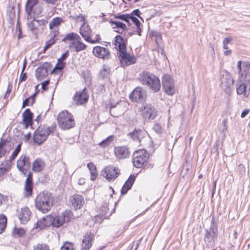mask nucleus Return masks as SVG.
<instances>
[{"instance_id": "1", "label": "nucleus", "mask_w": 250, "mask_h": 250, "mask_svg": "<svg viewBox=\"0 0 250 250\" xmlns=\"http://www.w3.org/2000/svg\"><path fill=\"white\" fill-rule=\"evenodd\" d=\"M114 45L115 47L118 50L119 60L122 67H125L136 62V58L135 56L126 52V45L122 36L118 35L115 37Z\"/></svg>"}, {"instance_id": "2", "label": "nucleus", "mask_w": 250, "mask_h": 250, "mask_svg": "<svg viewBox=\"0 0 250 250\" xmlns=\"http://www.w3.org/2000/svg\"><path fill=\"white\" fill-rule=\"evenodd\" d=\"M54 197L47 191L40 192L35 199L36 208L43 213L48 212L53 206Z\"/></svg>"}, {"instance_id": "3", "label": "nucleus", "mask_w": 250, "mask_h": 250, "mask_svg": "<svg viewBox=\"0 0 250 250\" xmlns=\"http://www.w3.org/2000/svg\"><path fill=\"white\" fill-rule=\"evenodd\" d=\"M138 79L142 84L147 86L155 92H158L160 89V80L152 73L143 71L139 75Z\"/></svg>"}, {"instance_id": "4", "label": "nucleus", "mask_w": 250, "mask_h": 250, "mask_svg": "<svg viewBox=\"0 0 250 250\" xmlns=\"http://www.w3.org/2000/svg\"><path fill=\"white\" fill-rule=\"evenodd\" d=\"M58 126L62 129H68L75 125L73 116L67 111L61 112L57 117Z\"/></svg>"}, {"instance_id": "5", "label": "nucleus", "mask_w": 250, "mask_h": 250, "mask_svg": "<svg viewBox=\"0 0 250 250\" xmlns=\"http://www.w3.org/2000/svg\"><path fill=\"white\" fill-rule=\"evenodd\" d=\"M52 131L50 127L39 126L34 132L33 140L35 143L41 145L47 139Z\"/></svg>"}, {"instance_id": "6", "label": "nucleus", "mask_w": 250, "mask_h": 250, "mask_svg": "<svg viewBox=\"0 0 250 250\" xmlns=\"http://www.w3.org/2000/svg\"><path fill=\"white\" fill-rule=\"evenodd\" d=\"M234 80L230 73L226 70H223L221 72V87L227 93L230 92L233 86Z\"/></svg>"}, {"instance_id": "7", "label": "nucleus", "mask_w": 250, "mask_h": 250, "mask_svg": "<svg viewBox=\"0 0 250 250\" xmlns=\"http://www.w3.org/2000/svg\"><path fill=\"white\" fill-rule=\"evenodd\" d=\"M147 152L144 149L136 151L133 155V163L134 166L138 168L141 167L146 164L148 159Z\"/></svg>"}, {"instance_id": "8", "label": "nucleus", "mask_w": 250, "mask_h": 250, "mask_svg": "<svg viewBox=\"0 0 250 250\" xmlns=\"http://www.w3.org/2000/svg\"><path fill=\"white\" fill-rule=\"evenodd\" d=\"M73 217V214L70 210H66L62 212L61 215L53 216L52 215V224L51 226L53 227L59 228L64 223L69 222Z\"/></svg>"}, {"instance_id": "9", "label": "nucleus", "mask_w": 250, "mask_h": 250, "mask_svg": "<svg viewBox=\"0 0 250 250\" xmlns=\"http://www.w3.org/2000/svg\"><path fill=\"white\" fill-rule=\"evenodd\" d=\"M217 235V225L214 218H212L211 226L209 230L206 229L204 240L206 243L211 244L214 242V239Z\"/></svg>"}, {"instance_id": "10", "label": "nucleus", "mask_w": 250, "mask_h": 250, "mask_svg": "<svg viewBox=\"0 0 250 250\" xmlns=\"http://www.w3.org/2000/svg\"><path fill=\"white\" fill-rule=\"evenodd\" d=\"M120 174V170L111 166L106 167L101 172L102 175L105 178L108 182L114 181Z\"/></svg>"}, {"instance_id": "11", "label": "nucleus", "mask_w": 250, "mask_h": 250, "mask_svg": "<svg viewBox=\"0 0 250 250\" xmlns=\"http://www.w3.org/2000/svg\"><path fill=\"white\" fill-rule=\"evenodd\" d=\"M140 111L143 117L148 120H154L158 113V111L154 107L146 104L142 105Z\"/></svg>"}, {"instance_id": "12", "label": "nucleus", "mask_w": 250, "mask_h": 250, "mask_svg": "<svg viewBox=\"0 0 250 250\" xmlns=\"http://www.w3.org/2000/svg\"><path fill=\"white\" fill-rule=\"evenodd\" d=\"M31 162L30 158L26 155H21L17 162V167L18 170L25 175L30 168Z\"/></svg>"}, {"instance_id": "13", "label": "nucleus", "mask_w": 250, "mask_h": 250, "mask_svg": "<svg viewBox=\"0 0 250 250\" xmlns=\"http://www.w3.org/2000/svg\"><path fill=\"white\" fill-rule=\"evenodd\" d=\"M237 71L239 74L240 81L245 80L247 76L250 74V62H242L239 61L237 63Z\"/></svg>"}, {"instance_id": "14", "label": "nucleus", "mask_w": 250, "mask_h": 250, "mask_svg": "<svg viewBox=\"0 0 250 250\" xmlns=\"http://www.w3.org/2000/svg\"><path fill=\"white\" fill-rule=\"evenodd\" d=\"M162 86L164 91L169 95H172L175 92L173 80L169 75H165L163 78Z\"/></svg>"}, {"instance_id": "15", "label": "nucleus", "mask_w": 250, "mask_h": 250, "mask_svg": "<svg viewBox=\"0 0 250 250\" xmlns=\"http://www.w3.org/2000/svg\"><path fill=\"white\" fill-rule=\"evenodd\" d=\"M129 97L132 101L139 103L143 102L146 98V91L142 88L138 87L132 91Z\"/></svg>"}, {"instance_id": "16", "label": "nucleus", "mask_w": 250, "mask_h": 250, "mask_svg": "<svg viewBox=\"0 0 250 250\" xmlns=\"http://www.w3.org/2000/svg\"><path fill=\"white\" fill-rule=\"evenodd\" d=\"M50 63L45 62L39 66L35 71V76L38 81H41L48 75Z\"/></svg>"}, {"instance_id": "17", "label": "nucleus", "mask_w": 250, "mask_h": 250, "mask_svg": "<svg viewBox=\"0 0 250 250\" xmlns=\"http://www.w3.org/2000/svg\"><path fill=\"white\" fill-rule=\"evenodd\" d=\"M92 52L95 56L100 59L108 60L110 57V52L109 50L102 46L94 47Z\"/></svg>"}, {"instance_id": "18", "label": "nucleus", "mask_w": 250, "mask_h": 250, "mask_svg": "<svg viewBox=\"0 0 250 250\" xmlns=\"http://www.w3.org/2000/svg\"><path fill=\"white\" fill-rule=\"evenodd\" d=\"M31 214L29 208L26 206L18 210V216L21 224H26L30 219Z\"/></svg>"}, {"instance_id": "19", "label": "nucleus", "mask_w": 250, "mask_h": 250, "mask_svg": "<svg viewBox=\"0 0 250 250\" xmlns=\"http://www.w3.org/2000/svg\"><path fill=\"white\" fill-rule=\"evenodd\" d=\"M114 152L118 159L127 158L129 157L130 154L128 148L125 146H116Z\"/></svg>"}, {"instance_id": "20", "label": "nucleus", "mask_w": 250, "mask_h": 250, "mask_svg": "<svg viewBox=\"0 0 250 250\" xmlns=\"http://www.w3.org/2000/svg\"><path fill=\"white\" fill-rule=\"evenodd\" d=\"M80 33L82 37L87 42L91 43H96L100 42V38L97 40H92L91 38V30L88 26H82L80 30Z\"/></svg>"}, {"instance_id": "21", "label": "nucleus", "mask_w": 250, "mask_h": 250, "mask_svg": "<svg viewBox=\"0 0 250 250\" xmlns=\"http://www.w3.org/2000/svg\"><path fill=\"white\" fill-rule=\"evenodd\" d=\"M69 200L71 207L75 209L81 208L84 204L83 197L79 194L71 196Z\"/></svg>"}, {"instance_id": "22", "label": "nucleus", "mask_w": 250, "mask_h": 250, "mask_svg": "<svg viewBox=\"0 0 250 250\" xmlns=\"http://www.w3.org/2000/svg\"><path fill=\"white\" fill-rule=\"evenodd\" d=\"M52 215H48L43 216L39 219L36 224L35 228L42 229L46 227H49L52 224Z\"/></svg>"}, {"instance_id": "23", "label": "nucleus", "mask_w": 250, "mask_h": 250, "mask_svg": "<svg viewBox=\"0 0 250 250\" xmlns=\"http://www.w3.org/2000/svg\"><path fill=\"white\" fill-rule=\"evenodd\" d=\"M69 47L71 51L80 52L84 50L86 45L82 42L81 39L69 43Z\"/></svg>"}, {"instance_id": "24", "label": "nucleus", "mask_w": 250, "mask_h": 250, "mask_svg": "<svg viewBox=\"0 0 250 250\" xmlns=\"http://www.w3.org/2000/svg\"><path fill=\"white\" fill-rule=\"evenodd\" d=\"M44 20H36L34 19L32 21L27 23L29 29L32 33L36 34L37 30L39 27L43 25L45 23Z\"/></svg>"}, {"instance_id": "25", "label": "nucleus", "mask_w": 250, "mask_h": 250, "mask_svg": "<svg viewBox=\"0 0 250 250\" xmlns=\"http://www.w3.org/2000/svg\"><path fill=\"white\" fill-rule=\"evenodd\" d=\"M33 190L32 175L31 173L27 174L24 186V195L29 197L32 195Z\"/></svg>"}, {"instance_id": "26", "label": "nucleus", "mask_w": 250, "mask_h": 250, "mask_svg": "<svg viewBox=\"0 0 250 250\" xmlns=\"http://www.w3.org/2000/svg\"><path fill=\"white\" fill-rule=\"evenodd\" d=\"M88 99V96L84 89L82 91L77 92L74 96V100L77 105H82L86 103Z\"/></svg>"}, {"instance_id": "27", "label": "nucleus", "mask_w": 250, "mask_h": 250, "mask_svg": "<svg viewBox=\"0 0 250 250\" xmlns=\"http://www.w3.org/2000/svg\"><path fill=\"white\" fill-rule=\"evenodd\" d=\"M236 91L238 95L244 94L246 97H248L250 94L249 91H250V81L247 86L245 85L243 81H240L239 84H237Z\"/></svg>"}, {"instance_id": "28", "label": "nucleus", "mask_w": 250, "mask_h": 250, "mask_svg": "<svg viewBox=\"0 0 250 250\" xmlns=\"http://www.w3.org/2000/svg\"><path fill=\"white\" fill-rule=\"evenodd\" d=\"M92 241L93 234L90 232L87 233L83 239L82 244V249L88 250L91 247Z\"/></svg>"}, {"instance_id": "29", "label": "nucleus", "mask_w": 250, "mask_h": 250, "mask_svg": "<svg viewBox=\"0 0 250 250\" xmlns=\"http://www.w3.org/2000/svg\"><path fill=\"white\" fill-rule=\"evenodd\" d=\"M45 166L44 162L40 158L36 159L32 163V170L35 172H41Z\"/></svg>"}, {"instance_id": "30", "label": "nucleus", "mask_w": 250, "mask_h": 250, "mask_svg": "<svg viewBox=\"0 0 250 250\" xmlns=\"http://www.w3.org/2000/svg\"><path fill=\"white\" fill-rule=\"evenodd\" d=\"M146 135V132L141 129L134 130L130 134V137L134 141H138L139 142H141Z\"/></svg>"}, {"instance_id": "31", "label": "nucleus", "mask_w": 250, "mask_h": 250, "mask_svg": "<svg viewBox=\"0 0 250 250\" xmlns=\"http://www.w3.org/2000/svg\"><path fill=\"white\" fill-rule=\"evenodd\" d=\"M135 180V176L134 175H131L130 176L121 189L122 194H125L127 193V191L131 188Z\"/></svg>"}, {"instance_id": "32", "label": "nucleus", "mask_w": 250, "mask_h": 250, "mask_svg": "<svg viewBox=\"0 0 250 250\" xmlns=\"http://www.w3.org/2000/svg\"><path fill=\"white\" fill-rule=\"evenodd\" d=\"M23 121L26 127H27L32 124L33 114L29 109H26L22 114Z\"/></svg>"}, {"instance_id": "33", "label": "nucleus", "mask_w": 250, "mask_h": 250, "mask_svg": "<svg viewBox=\"0 0 250 250\" xmlns=\"http://www.w3.org/2000/svg\"><path fill=\"white\" fill-rule=\"evenodd\" d=\"M58 34L59 30L57 29H55V30L53 31V33H51V38L48 41L46 42V45L44 47V53L47 49L50 48L53 44H54L55 43L56 40L55 39V38L58 35Z\"/></svg>"}, {"instance_id": "34", "label": "nucleus", "mask_w": 250, "mask_h": 250, "mask_svg": "<svg viewBox=\"0 0 250 250\" xmlns=\"http://www.w3.org/2000/svg\"><path fill=\"white\" fill-rule=\"evenodd\" d=\"M63 22L62 18L56 17L53 19V20L49 23V28L52 30V32L57 29L58 30V27L61 23Z\"/></svg>"}, {"instance_id": "35", "label": "nucleus", "mask_w": 250, "mask_h": 250, "mask_svg": "<svg viewBox=\"0 0 250 250\" xmlns=\"http://www.w3.org/2000/svg\"><path fill=\"white\" fill-rule=\"evenodd\" d=\"M39 2V0H27L25 10L28 13V16L31 15V12L33 11V8L36 6Z\"/></svg>"}, {"instance_id": "36", "label": "nucleus", "mask_w": 250, "mask_h": 250, "mask_svg": "<svg viewBox=\"0 0 250 250\" xmlns=\"http://www.w3.org/2000/svg\"><path fill=\"white\" fill-rule=\"evenodd\" d=\"M110 72V68L107 65H104L102 69L99 72V77L100 79H104L107 78Z\"/></svg>"}, {"instance_id": "37", "label": "nucleus", "mask_w": 250, "mask_h": 250, "mask_svg": "<svg viewBox=\"0 0 250 250\" xmlns=\"http://www.w3.org/2000/svg\"><path fill=\"white\" fill-rule=\"evenodd\" d=\"M109 23L114 29L120 28L122 31H124L127 28L126 25L120 21H110Z\"/></svg>"}, {"instance_id": "38", "label": "nucleus", "mask_w": 250, "mask_h": 250, "mask_svg": "<svg viewBox=\"0 0 250 250\" xmlns=\"http://www.w3.org/2000/svg\"><path fill=\"white\" fill-rule=\"evenodd\" d=\"M87 166L89 171H90V179L92 181H94L96 178L97 176L96 167L94 164L91 162L89 163Z\"/></svg>"}, {"instance_id": "39", "label": "nucleus", "mask_w": 250, "mask_h": 250, "mask_svg": "<svg viewBox=\"0 0 250 250\" xmlns=\"http://www.w3.org/2000/svg\"><path fill=\"white\" fill-rule=\"evenodd\" d=\"M131 15L130 14H121L120 13H118L114 15V18L115 19H120L123 21L126 22L128 25H130L129 20L131 19Z\"/></svg>"}, {"instance_id": "40", "label": "nucleus", "mask_w": 250, "mask_h": 250, "mask_svg": "<svg viewBox=\"0 0 250 250\" xmlns=\"http://www.w3.org/2000/svg\"><path fill=\"white\" fill-rule=\"evenodd\" d=\"M81 39L80 37L76 33L72 32L67 34L65 37L62 39V41H70V42H73L77 40Z\"/></svg>"}, {"instance_id": "41", "label": "nucleus", "mask_w": 250, "mask_h": 250, "mask_svg": "<svg viewBox=\"0 0 250 250\" xmlns=\"http://www.w3.org/2000/svg\"><path fill=\"white\" fill-rule=\"evenodd\" d=\"M21 144L22 143L19 144L16 148L14 149L11 155L9 157V161L10 162H12L17 157L18 154L21 151Z\"/></svg>"}, {"instance_id": "42", "label": "nucleus", "mask_w": 250, "mask_h": 250, "mask_svg": "<svg viewBox=\"0 0 250 250\" xmlns=\"http://www.w3.org/2000/svg\"><path fill=\"white\" fill-rule=\"evenodd\" d=\"M7 222V218L4 215H0V234L4 230Z\"/></svg>"}, {"instance_id": "43", "label": "nucleus", "mask_w": 250, "mask_h": 250, "mask_svg": "<svg viewBox=\"0 0 250 250\" xmlns=\"http://www.w3.org/2000/svg\"><path fill=\"white\" fill-rule=\"evenodd\" d=\"M152 129L156 133L159 135L163 134L164 132V128L159 123H155L153 126Z\"/></svg>"}, {"instance_id": "44", "label": "nucleus", "mask_w": 250, "mask_h": 250, "mask_svg": "<svg viewBox=\"0 0 250 250\" xmlns=\"http://www.w3.org/2000/svg\"><path fill=\"white\" fill-rule=\"evenodd\" d=\"M150 35L152 38H154L155 41L157 44H159L162 41V35L160 32L156 31H152Z\"/></svg>"}, {"instance_id": "45", "label": "nucleus", "mask_w": 250, "mask_h": 250, "mask_svg": "<svg viewBox=\"0 0 250 250\" xmlns=\"http://www.w3.org/2000/svg\"><path fill=\"white\" fill-rule=\"evenodd\" d=\"M113 136H110L106 138L105 140L102 141L101 143H100L99 146L103 147H105L108 146L111 144Z\"/></svg>"}, {"instance_id": "46", "label": "nucleus", "mask_w": 250, "mask_h": 250, "mask_svg": "<svg viewBox=\"0 0 250 250\" xmlns=\"http://www.w3.org/2000/svg\"><path fill=\"white\" fill-rule=\"evenodd\" d=\"M65 63L58 59V62L54 68L51 72V74L54 73L55 69L62 70L65 66Z\"/></svg>"}, {"instance_id": "47", "label": "nucleus", "mask_w": 250, "mask_h": 250, "mask_svg": "<svg viewBox=\"0 0 250 250\" xmlns=\"http://www.w3.org/2000/svg\"><path fill=\"white\" fill-rule=\"evenodd\" d=\"M60 250H74V246L72 243L66 242L61 247Z\"/></svg>"}, {"instance_id": "48", "label": "nucleus", "mask_w": 250, "mask_h": 250, "mask_svg": "<svg viewBox=\"0 0 250 250\" xmlns=\"http://www.w3.org/2000/svg\"><path fill=\"white\" fill-rule=\"evenodd\" d=\"M33 250H49L45 245L38 244L34 247Z\"/></svg>"}, {"instance_id": "49", "label": "nucleus", "mask_w": 250, "mask_h": 250, "mask_svg": "<svg viewBox=\"0 0 250 250\" xmlns=\"http://www.w3.org/2000/svg\"><path fill=\"white\" fill-rule=\"evenodd\" d=\"M119 108L118 106H117V107H111L110 112L112 116H113L114 117H118L122 113V111H121L119 113L115 112L116 110L117 109V108Z\"/></svg>"}, {"instance_id": "50", "label": "nucleus", "mask_w": 250, "mask_h": 250, "mask_svg": "<svg viewBox=\"0 0 250 250\" xmlns=\"http://www.w3.org/2000/svg\"><path fill=\"white\" fill-rule=\"evenodd\" d=\"M5 146V143L0 142V157L3 156L5 153L6 152V150L4 148V146Z\"/></svg>"}, {"instance_id": "51", "label": "nucleus", "mask_w": 250, "mask_h": 250, "mask_svg": "<svg viewBox=\"0 0 250 250\" xmlns=\"http://www.w3.org/2000/svg\"><path fill=\"white\" fill-rule=\"evenodd\" d=\"M8 171L7 168L3 164L0 165V177L3 175L5 173Z\"/></svg>"}, {"instance_id": "52", "label": "nucleus", "mask_w": 250, "mask_h": 250, "mask_svg": "<svg viewBox=\"0 0 250 250\" xmlns=\"http://www.w3.org/2000/svg\"><path fill=\"white\" fill-rule=\"evenodd\" d=\"M130 20L135 24L136 27L141 26V22L136 18L132 16Z\"/></svg>"}, {"instance_id": "53", "label": "nucleus", "mask_w": 250, "mask_h": 250, "mask_svg": "<svg viewBox=\"0 0 250 250\" xmlns=\"http://www.w3.org/2000/svg\"><path fill=\"white\" fill-rule=\"evenodd\" d=\"M27 79V74L21 73V76L19 79V84L22 81H25Z\"/></svg>"}, {"instance_id": "54", "label": "nucleus", "mask_w": 250, "mask_h": 250, "mask_svg": "<svg viewBox=\"0 0 250 250\" xmlns=\"http://www.w3.org/2000/svg\"><path fill=\"white\" fill-rule=\"evenodd\" d=\"M69 55V52L68 51H66L64 53H63L62 55V57L58 59V60L63 62L64 60H65L68 56Z\"/></svg>"}, {"instance_id": "55", "label": "nucleus", "mask_w": 250, "mask_h": 250, "mask_svg": "<svg viewBox=\"0 0 250 250\" xmlns=\"http://www.w3.org/2000/svg\"><path fill=\"white\" fill-rule=\"evenodd\" d=\"M12 84L11 83H9L8 86H7L6 92L5 93V98L7 96V95H9L10 93L11 90H12Z\"/></svg>"}, {"instance_id": "56", "label": "nucleus", "mask_w": 250, "mask_h": 250, "mask_svg": "<svg viewBox=\"0 0 250 250\" xmlns=\"http://www.w3.org/2000/svg\"><path fill=\"white\" fill-rule=\"evenodd\" d=\"M25 231L23 229H18L16 231V233L19 235L20 236H22L25 233Z\"/></svg>"}, {"instance_id": "57", "label": "nucleus", "mask_w": 250, "mask_h": 250, "mask_svg": "<svg viewBox=\"0 0 250 250\" xmlns=\"http://www.w3.org/2000/svg\"><path fill=\"white\" fill-rule=\"evenodd\" d=\"M49 83V80H46L44 81L43 83L42 84V88L43 90H46L47 89V86L48 85Z\"/></svg>"}, {"instance_id": "58", "label": "nucleus", "mask_w": 250, "mask_h": 250, "mask_svg": "<svg viewBox=\"0 0 250 250\" xmlns=\"http://www.w3.org/2000/svg\"><path fill=\"white\" fill-rule=\"evenodd\" d=\"M139 13H140V11L138 9H135V10H133L132 11V12L131 13V14H130V15L133 16H136L139 18H141L139 15Z\"/></svg>"}, {"instance_id": "59", "label": "nucleus", "mask_w": 250, "mask_h": 250, "mask_svg": "<svg viewBox=\"0 0 250 250\" xmlns=\"http://www.w3.org/2000/svg\"><path fill=\"white\" fill-rule=\"evenodd\" d=\"M250 110L248 109L244 110L242 112V113H241V117L242 118L245 117L246 116V115L250 112Z\"/></svg>"}, {"instance_id": "60", "label": "nucleus", "mask_w": 250, "mask_h": 250, "mask_svg": "<svg viewBox=\"0 0 250 250\" xmlns=\"http://www.w3.org/2000/svg\"><path fill=\"white\" fill-rule=\"evenodd\" d=\"M232 41V39L230 38H226L223 41V43L225 44L226 45H228L229 43L230 42Z\"/></svg>"}, {"instance_id": "61", "label": "nucleus", "mask_w": 250, "mask_h": 250, "mask_svg": "<svg viewBox=\"0 0 250 250\" xmlns=\"http://www.w3.org/2000/svg\"><path fill=\"white\" fill-rule=\"evenodd\" d=\"M30 98H26L22 103V107H24L28 105L29 102Z\"/></svg>"}, {"instance_id": "62", "label": "nucleus", "mask_w": 250, "mask_h": 250, "mask_svg": "<svg viewBox=\"0 0 250 250\" xmlns=\"http://www.w3.org/2000/svg\"><path fill=\"white\" fill-rule=\"evenodd\" d=\"M85 179L84 178H80L79 180L78 184L80 185H83L85 184Z\"/></svg>"}, {"instance_id": "63", "label": "nucleus", "mask_w": 250, "mask_h": 250, "mask_svg": "<svg viewBox=\"0 0 250 250\" xmlns=\"http://www.w3.org/2000/svg\"><path fill=\"white\" fill-rule=\"evenodd\" d=\"M76 19H80L81 21H84V18L82 14H80L79 15H77V17H76Z\"/></svg>"}, {"instance_id": "64", "label": "nucleus", "mask_w": 250, "mask_h": 250, "mask_svg": "<svg viewBox=\"0 0 250 250\" xmlns=\"http://www.w3.org/2000/svg\"><path fill=\"white\" fill-rule=\"evenodd\" d=\"M31 137V133H28L24 135V139L26 141H28Z\"/></svg>"}]
</instances>
